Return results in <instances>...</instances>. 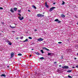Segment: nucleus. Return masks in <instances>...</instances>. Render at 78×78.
I'll list each match as a JSON object with an SVG mask.
<instances>
[{"instance_id": "0eeeda50", "label": "nucleus", "mask_w": 78, "mask_h": 78, "mask_svg": "<svg viewBox=\"0 0 78 78\" xmlns=\"http://www.w3.org/2000/svg\"><path fill=\"white\" fill-rule=\"evenodd\" d=\"M14 53L13 52H12L11 53V58H12V57H13V56H14Z\"/></svg>"}, {"instance_id": "2eb2a0df", "label": "nucleus", "mask_w": 78, "mask_h": 78, "mask_svg": "<svg viewBox=\"0 0 78 78\" xmlns=\"http://www.w3.org/2000/svg\"><path fill=\"white\" fill-rule=\"evenodd\" d=\"M14 10V11H17V8H13Z\"/></svg>"}, {"instance_id": "bb28decb", "label": "nucleus", "mask_w": 78, "mask_h": 78, "mask_svg": "<svg viewBox=\"0 0 78 78\" xmlns=\"http://www.w3.org/2000/svg\"><path fill=\"white\" fill-rule=\"evenodd\" d=\"M28 39H32V37H28Z\"/></svg>"}, {"instance_id": "9d476101", "label": "nucleus", "mask_w": 78, "mask_h": 78, "mask_svg": "<svg viewBox=\"0 0 78 78\" xmlns=\"http://www.w3.org/2000/svg\"><path fill=\"white\" fill-rule=\"evenodd\" d=\"M10 11L11 12H14V10H13L12 8H11L10 9Z\"/></svg>"}, {"instance_id": "2f4dec72", "label": "nucleus", "mask_w": 78, "mask_h": 78, "mask_svg": "<svg viewBox=\"0 0 78 78\" xmlns=\"http://www.w3.org/2000/svg\"><path fill=\"white\" fill-rule=\"evenodd\" d=\"M0 9H3V8L2 7H0Z\"/></svg>"}, {"instance_id": "dca6fc26", "label": "nucleus", "mask_w": 78, "mask_h": 78, "mask_svg": "<svg viewBox=\"0 0 78 78\" xmlns=\"http://www.w3.org/2000/svg\"><path fill=\"white\" fill-rule=\"evenodd\" d=\"M72 72V70H68L67 71V72L68 73H69V72Z\"/></svg>"}, {"instance_id": "423d86ee", "label": "nucleus", "mask_w": 78, "mask_h": 78, "mask_svg": "<svg viewBox=\"0 0 78 78\" xmlns=\"http://www.w3.org/2000/svg\"><path fill=\"white\" fill-rule=\"evenodd\" d=\"M38 41H42L44 40V39L42 38H40L37 40Z\"/></svg>"}, {"instance_id": "37998d69", "label": "nucleus", "mask_w": 78, "mask_h": 78, "mask_svg": "<svg viewBox=\"0 0 78 78\" xmlns=\"http://www.w3.org/2000/svg\"><path fill=\"white\" fill-rule=\"evenodd\" d=\"M7 67L8 68H9V66H7Z\"/></svg>"}, {"instance_id": "f03ea898", "label": "nucleus", "mask_w": 78, "mask_h": 78, "mask_svg": "<svg viewBox=\"0 0 78 78\" xmlns=\"http://www.w3.org/2000/svg\"><path fill=\"white\" fill-rule=\"evenodd\" d=\"M37 17H44V16L43 15H42V14H38L37 15Z\"/></svg>"}, {"instance_id": "a211bd4d", "label": "nucleus", "mask_w": 78, "mask_h": 78, "mask_svg": "<svg viewBox=\"0 0 78 78\" xmlns=\"http://www.w3.org/2000/svg\"><path fill=\"white\" fill-rule=\"evenodd\" d=\"M10 28H16V27H12L11 26V25H10Z\"/></svg>"}, {"instance_id": "7ed1b4c3", "label": "nucleus", "mask_w": 78, "mask_h": 78, "mask_svg": "<svg viewBox=\"0 0 78 78\" xmlns=\"http://www.w3.org/2000/svg\"><path fill=\"white\" fill-rule=\"evenodd\" d=\"M62 69H68L69 68V67L68 66H65L64 67H62Z\"/></svg>"}, {"instance_id": "49530a36", "label": "nucleus", "mask_w": 78, "mask_h": 78, "mask_svg": "<svg viewBox=\"0 0 78 78\" xmlns=\"http://www.w3.org/2000/svg\"><path fill=\"white\" fill-rule=\"evenodd\" d=\"M34 50V49H31V50Z\"/></svg>"}, {"instance_id": "473e14b6", "label": "nucleus", "mask_w": 78, "mask_h": 78, "mask_svg": "<svg viewBox=\"0 0 78 78\" xmlns=\"http://www.w3.org/2000/svg\"><path fill=\"white\" fill-rule=\"evenodd\" d=\"M19 37H16V40H18L19 39Z\"/></svg>"}, {"instance_id": "3c124183", "label": "nucleus", "mask_w": 78, "mask_h": 78, "mask_svg": "<svg viewBox=\"0 0 78 78\" xmlns=\"http://www.w3.org/2000/svg\"><path fill=\"white\" fill-rule=\"evenodd\" d=\"M2 32H3V31H2Z\"/></svg>"}, {"instance_id": "f704fd0d", "label": "nucleus", "mask_w": 78, "mask_h": 78, "mask_svg": "<svg viewBox=\"0 0 78 78\" xmlns=\"http://www.w3.org/2000/svg\"><path fill=\"white\" fill-rule=\"evenodd\" d=\"M12 33H16V31H12Z\"/></svg>"}, {"instance_id": "39448f33", "label": "nucleus", "mask_w": 78, "mask_h": 78, "mask_svg": "<svg viewBox=\"0 0 78 78\" xmlns=\"http://www.w3.org/2000/svg\"><path fill=\"white\" fill-rule=\"evenodd\" d=\"M7 42L8 43V44L10 45H12V43H11V42H10L8 40L7 41Z\"/></svg>"}, {"instance_id": "c03bdc74", "label": "nucleus", "mask_w": 78, "mask_h": 78, "mask_svg": "<svg viewBox=\"0 0 78 78\" xmlns=\"http://www.w3.org/2000/svg\"><path fill=\"white\" fill-rule=\"evenodd\" d=\"M31 55H30V56H29V57H31Z\"/></svg>"}, {"instance_id": "cd10ccee", "label": "nucleus", "mask_w": 78, "mask_h": 78, "mask_svg": "<svg viewBox=\"0 0 78 78\" xmlns=\"http://www.w3.org/2000/svg\"><path fill=\"white\" fill-rule=\"evenodd\" d=\"M58 22L59 23H61V22L60 21H59V20H58Z\"/></svg>"}, {"instance_id": "5701e85b", "label": "nucleus", "mask_w": 78, "mask_h": 78, "mask_svg": "<svg viewBox=\"0 0 78 78\" xmlns=\"http://www.w3.org/2000/svg\"><path fill=\"white\" fill-rule=\"evenodd\" d=\"M41 52L42 53H44V51H43V50H41Z\"/></svg>"}, {"instance_id": "a878e982", "label": "nucleus", "mask_w": 78, "mask_h": 78, "mask_svg": "<svg viewBox=\"0 0 78 78\" xmlns=\"http://www.w3.org/2000/svg\"><path fill=\"white\" fill-rule=\"evenodd\" d=\"M18 12H19L20 13H21V10H18Z\"/></svg>"}, {"instance_id": "4468645a", "label": "nucleus", "mask_w": 78, "mask_h": 78, "mask_svg": "<svg viewBox=\"0 0 78 78\" xmlns=\"http://www.w3.org/2000/svg\"><path fill=\"white\" fill-rule=\"evenodd\" d=\"M1 76H4V77H6V75L4 74H2Z\"/></svg>"}, {"instance_id": "ea45409f", "label": "nucleus", "mask_w": 78, "mask_h": 78, "mask_svg": "<svg viewBox=\"0 0 78 78\" xmlns=\"http://www.w3.org/2000/svg\"><path fill=\"white\" fill-rule=\"evenodd\" d=\"M28 11L29 12H31L30 10H28Z\"/></svg>"}, {"instance_id": "e433bc0d", "label": "nucleus", "mask_w": 78, "mask_h": 78, "mask_svg": "<svg viewBox=\"0 0 78 78\" xmlns=\"http://www.w3.org/2000/svg\"><path fill=\"white\" fill-rule=\"evenodd\" d=\"M34 31H37V29H35Z\"/></svg>"}, {"instance_id": "6e6552de", "label": "nucleus", "mask_w": 78, "mask_h": 78, "mask_svg": "<svg viewBox=\"0 0 78 78\" xmlns=\"http://www.w3.org/2000/svg\"><path fill=\"white\" fill-rule=\"evenodd\" d=\"M44 5L46 7H47V8H48V5H47V2H46L45 3Z\"/></svg>"}, {"instance_id": "20e7f679", "label": "nucleus", "mask_w": 78, "mask_h": 78, "mask_svg": "<svg viewBox=\"0 0 78 78\" xmlns=\"http://www.w3.org/2000/svg\"><path fill=\"white\" fill-rule=\"evenodd\" d=\"M54 8H55V7H52L50 8V9H49V11H53V9Z\"/></svg>"}, {"instance_id": "f257e3e1", "label": "nucleus", "mask_w": 78, "mask_h": 78, "mask_svg": "<svg viewBox=\"0 0 78 78\" xmlns=\"http://www.w3.org/2000/svg\"><path fill=\"white\" fill-rule=\"evenodd\" d=\"M18 15L20 16L18 17V19H20V20H22L24 18H23V16H22L21 18V15H20V13H18Z\"/></svg>"}, {"instance_id": "6ab92c4d", "label": "nucleus", "mask_w": 78, "mask_h": 78, "mask_svg": "<svg viewBox=\"0 0 78 78\" xmlns=\"http://www.w3.org/2000/svg\"><path fill=\"white\" fill-rule=\"evenodd\" d=\"M54 21H55V22H58V21H59V20L58 19H56Z\"/></svg>"}, {"instance_id": "7c9ffc66", "label": "nucleus", "mask_w": 78, "mask_h": 78, "mask_svg": "<svg viewBox=\"0 0 78 78\" xmlns=\"http://www.w3.org/2000/svg\"><path fill=\"white\" fill-rule=\"evenodd\" d=\"M58 44H62V42H58Z\"/></svg>"}, {"instance_id": "a18cd8bd", "label": "nucleus", "mask_w": 78, "mask_h": 78, "mask_svg": "<svg viewBox=\"0 0 78 78\" xmlns=\"http://www.w3.org/2000/svg\"><path fill=\"white\" fill-rule=\"evenodd\" d=\"M74 59H76V58H74Z\"/></svg>"}, {"instance_id": "72a5a7b5", "label": "nucleus", "mask_w": 78, "mask_h": 78, "mask_svg": "<svg viewBox=\"0 0 78 78\" xmlns=\"http://www.w3.org/2000/svg\"><path fill=\"white\" fill-rule=\"evenodd\" d=\"M58 67H62V66L61 65H59Z\"/></svg>"}, {"instance_id": "de8ad7c7", "label": "nucleus", "mask_w": 78, "mask_h": 78, "mask_svg": "<svg viewBox=\"0 0 78 78\" xmlns=\"http://www.w3.org/2000/svg\"><path fill=\"white\" fill-rule=\"evenodd\" d=\"M76 24L78 25V22L76 23Z\"/></svg>"}, {"instance_id": "f8f14e48", "label": "nucleus", "mask_w": 78, "mask_h": 78, "mask_svg": "<svg viewBox=\"0 0 78 78\" xmlns=\"http://www.w3.org/2000/svg\"><path fill=\"white\" fill-rule=\"evenodd\" d=\"M28 39L27 38L25 41H23V42H28Z\"/></svg>"}, {"instance_id": "b1692460", "label": "nucleus", "mask_w": 78, "mask_h": 78, "mask_svg": "<svg viewBox=\"0 0 78 78\" xmlns=\"http://www.w3.org/2000/svg\"><path fill=\"white\" fill-rule=\"evenodd\" d=\"M62 5H64L65 4V2L63 1H62Z\"/></svg>"}, {"instance_id": "ddd939ff", "label": "nucleus", "mask_w": 78, "mask_h": 78, "mask_svg": "<svg viewBox=\"0 0 78 78\" xmlns=\"http://www.w3.org/2000/svg\"><path fill=\"white\" fill-rule=\"evenodd\" d=\"M48 55H50V56H52V53H48Z\"/></svg>"}, {"instance_id": "aec40b11", "label": "nucleus", "mask_w": 78, "mask_h": 78, "mask_svg": "<svg viewBox=\"0 0 78 78\" xmlns=\"http://www.w3.org/2000/svg\"><path fill=\"white\" fill-rule=\"evenodd\" d=\"M35 54L37 55H39L40 54L39 52H35Z\"/></svg>"}, {"instance_id": "79ce46f5", "label": "nucleus", "mask_w": 78, "mask_h": 78, "mask_svg": "<svg viewBox=\"0 0 78 78\" xmlns=\"http://www.w3.org/2000/svg\"><path fill=\"white\" fill-rule=\"evenodd\" d=\"M53 5H55V2H54L53 3Z\"/></svg>"}, {"instance_id": "393cba45", "label": "nucleus", "mask_w": 78, "mask_h": 78, "mask_svg": "<svg viewBox=\"0 0 78 78\" xmlns=\"http://www.w3.org/2000/svg\"><path fill=\"white\" fill-rule=\"evenodd\" d=\"M68 77L69 78H72V77L71 76H70V75H68Z\"/></svg>"}, {"instance_id": "c756f323", "label": "nucleus", "mask_w": 78, "mask_h": 78, "mask_svg": "<svg viewBox=\"0 0 78 78\" xmlns=\"http://www.w3.org/2000/svg\"><path fill=\"white\" fill-rule=\"evenodd\" d=\"M61 59H63V58H64V56H61Z\"/></svg>"}, {"instance_id": "412c9836", "label": "nucleus", "mask_w": 78, "mask_h": 78, "mask_svg": "<svg viewBox=\"0 0 78 78\" xmlns=\"http://www.w3.org/2000/svg\"><path fill=\"white\" fill-rule=\"evenodd\" d=\"M18 56H22V54L20 53H19L18 54Z\"/></svg>"}, {"instance_id": "c9c22d12", "label": "nucleus", "mask_w": 78, "mask_h": 78, "mask_svg": "<svg viewBox=\"0 0 78 78\" xmlns=\"http://www.w3.org/2000/svg\"><path fill=\"white\" fill-rule=\"evenodd\" d=\"M57 63V62H54V64H56Z\"/></svg>"}, {"instance_id": "8fccbe9b", "label": "nucleus", "mask_w": 78, "mask_h": 78, "mask_svg": "<svg viewBox=\"0 0 78 78\" xmlns=\"http://www.w3.org/2000/svg\"><path fill=\"white\" fill-rule=\"evenodd\" d=\"M21 41H20V42H21Z\"/></svg>"}, {"instance_id": "c85d7f7f", "label": "nucleus", "mask_w": 78, "mask_h": 78, "mask_svg": "<svg viewBox=\"0 0 78 78\" xmlns=\"http://www.w3.org/2000/svg\"><path fill=\"white\" fill-rule=\"evenodd\" d=\"M23 38V36L21 37H20V39H22Z\"/></svg>"}, {"instance_id": "09e8293b", "label": "nucleus", "mask_w": 78, "mask_h": 78, "mask_svg": "<svg viewBox=\"0 0 78 78\" xmlns=\"http://www.w3.org/2000/svg\"><path fill=\"white\" fill-rule=\"evenodd\" d=\"M77 55L78 56V53L77 54Z\"/></svg>"}, {"instance_id": "1a4fd4ad", "label": "nucleus", "mask_w": 78, "mask_h": 78, "mask_svg": "<svg viewBox=\"0 0 78 78\" xmlns=\"http://www.w3.org/2000/svg\"><path fill=\"white\" fill-rule=\"evenodd\" d=\"M43 49H44L45 50H47V51H49V49H47V48L45 47H43L42 48Z\"/></svg>"}, {"instance_id": "4c0bfd02", "label": "nucleus", "mask_w": 78, "mask_h": 78, "mask_svg": "<svg viewBox=\"0 0 78 78\" xmlns=\"http://www.w3.org/2000/svg\"><path fill=\"white\" fill-rule=\"evenodd\" d=\"M76 68H78V65H77L76 66Z\"/></svg>"}, {"instance_id": "4be33fe9", "label": "nucleus", "mask_w": 78, "mask_h": 78, "mask_svg": "<svg viewBox=\"0 0 78 78\" xmlns=\"http://www.w3.org/2000/svg\"><path fill=\"white\" fill-rule=\"evenodd\" d=\"M44 59V58H43V57H41L40 58V59Z\"/></svg>"}, {"instance_id": "58836bf2", "label": "nucleus", "mask_w": 78, "mask_h": 78, "mask_svg": "<svg viewBox=\"0 0 78 78\" xmlns=\"http://www.w3.org/2000/svg\"><path fill=\"white\" fill-rule=\"evenodd\" d=\"M60 71V70H58V72H59Z\"/></svg>"}, {"instance_id": "9b49d317", "label": "nucleus", "mask_w": 78, "mask_h": 78, "mask_svg": "<svg viewBox=\"0 0 78 78\" xmlns=\"http://www.w3.org/2000/svg\"><path fill=\"white\" fill-rule=\"evenodd\" d=\"M61 17H65V15L63 14H62V15H61Z\"/></svg>"}, {"instance_id": "a19ab883", "label": "nucleus", "mask_w": 78, "mask_h": 78, "mask_svg": "<svg viewBox=\"0 0 78 78\" xmlns=\"http://www.w3.org/2000/svg\"><path fill=\"white\" fill-rule=\"evenodd\" d=\"M72 68H73V69H75V67L73 66V67H72Z\"/></svg>"}, {"instance_id": "f3484780", "label": "nucleus", "mask_w": 78, "mask_h": 78, "mask_svg": "<svg viewBox=\"0 0 78 78\" xmlns=\"http://www.w3.org/2000/svg\"><path fill=\"white\" fill-rule=\"evenodd\" d=\"M32 7L33 8H34V9H36L37 8L36 7V6H35V5H33Z\"/></svg>"}]
</instances>
